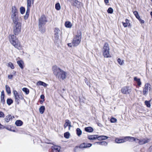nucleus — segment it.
<instances>
[{
    "label": "nucleus",
    "instance_id": "28",
    "mask_svg": "<svg viewBox=\"0 0 152 152\" xmlns=\"http://www.w3.org/2000/svg\"><path fill=\"white\" fill-rule=\"evenodd\" d=\"M23 124V122L20 120H18L15 122V124L17 126H20L22 125Z\"/></svg>",
    "mask_w": 152,
    "mask_h": 152
},
{
    "label": "nucleus",
    "instance_id": "37",
    "mask_svg": "<svg viewBox=\"0 0 152 152\" xmlns=\"http://www.w3.org/2000/svg\"><path fill=\"white\" fill-rule=\"evenodd\" d=\"M55 8L58 10H60L61 9V6L60 4L59 3H57L55 4Z\"/></svg>",
    "mask_w": 152,
    "mask_h": 152
},
{
    "label": "nucleus",
    "instance_id": "21",
    "mask_svg": "<svg viewBox=\"0 0 152 152\" xmlns=\"http://www.w3.org/2000/svg\"><path fill=\"white\" fill-rule=\"evenodd\" d=\"M12 119V116L10 115H9L6 116L4 118V120L6 122L8 123Z\"/></svg>",
    "mask_w": 152,
    "mask_h": 152
},
{
    "label": "nucleus",
    "instance_id": "42",
    "mask_svg": "<svg viewBox=\"0 0 152 152\" xmlns=\"http://www.w3.org/2000/svg\"><path fill=\"white\" fill-rule=\"evenodd\" d=\"M64 137L67 139L69 138V134L68 132H66L64 133Z\"/></svg>",
    "mask_w": 152,
    "mask_h": 152
},
{
    "label": "nucleus",
    "instance_id": "9",
    "mask_svg": "<svg viewBox=\"0 0 152 152\" xmlns=\"http://www.w3.org/2000/svg\"><path fill=\"white\" fill-rule=\"evenodd\" d=\"M151 89V85L149 83H145L143 88V94L146 96L147 94L148 91H150Z\"/></svg>",
    "mask_w": 152,
    "mask_h": 152
},
{
    "label": "nucleus",
    "instance_id": "22",
    "mask_svg": "<svg viewBox=\"0 0 152 152\" xmlns=\"http://www.w3.org/2000/svg\"><path fill=\"white\" fill-rule=\"evenodd\" d=\"M108 138V137L107 136H98V135H97V139L99 140H105L107 139Z\"/></svg>",
    "mask_w": 152,
    "mask_h": 152
},
{
    "label": "nucleus",
    "instance_id": "56",
    "mask_svg": "<svg viewBox=\"0 0 152 152\" xmlns=\"http://www.w3.org/2000/svg\"><path fill=\"white\" fill-rule=\"evenodd\" d=\"M150 14H151V18H152V12H151Z\"/></svg>",
    "mask_w": 152,
    "mask_h": 152
},
{
    "label": "nucleus",
    "instance_id": "57",
    "mask_svg": "<svg viewBox=\"0 0 152 152\" xmlns=\"http://www.w3.org/2000/svg\"><path fill=\"white\" fill-rule=\"evenodd\" d=\"M13 74L14 75H16V72H14V73H13Z\"/></svg>",
    "mask_w": 152,
    "mask_h": 152
},
{
    "label": "nucleus",
    "instance_id": "4",
    "mask_svg": "<svg viewBox=\"0 0 152 152\" xmlns=\"http://www.w3.org/2000/svg\"><path fill=\"white\" fill-rule=\"evenodd\" d=\"M110 48L108 44L107 43H105L103 46L102 49V53L103 56L105 58L110 57L109 53Z\"/></svg>",
    "mask_w": 152,
    "mask_h": 152
},
{
    "label": "nucleus",
    "instance_id": "54",
    "mask_svg": "<svg viewBox=\"0 0 152 152\" xmlns=\"http://www.w3.org/2000/svg\"><path fill=\"white\" fill-rule=\"evenodd\" d=\"M109 0H104V1L106 4H107L109 3Z\"/></svg>",
    "mask_w": 152,
    "mask_h": 152
},
{
    "label": "nucleus",
    "instance_id": "33",
    "mask_svg": "<svg viewBox=\"0 0 152 152\" xmlns=\"http://www.w3.org/2000/svg\"><path fill=\"white\" fill-rule=\"evenodd\" d=\"M45 108L44 106H41L39 108L40 113L41 114H42L45 111Z\"/></svg>",
    "mask_w": 152,
    "mask_h": 152
},
{
    "label": "nucleus",
    "instance_id": "58",
    "mask_svg": "<svg viewBox=\"0 0 152 152\" xmlns=\"http://www.w3.org/2000/svg\"><path fill=\"white\" fill-rule=\"evenodd\" d=\"M13 131V132H15V130H13V131Z\"/></svg>",
    "mask_w": 152,
    "mask_h": 152
},
{
    "label": "nucleus",
    "instance_id": "24",
    "mask_svg": "<svg viewBox=\"0 0 152 152\" xmlns=\"http://www.w3.org/2000/svg\"><path fill=\"white\" fill-rule=\"evenodd\" d=\"M134 80L137 82V84L138 86H140L141 85V82L140 79L136 77H134Z\"/></svg>",
    "mask_w": 152,
    "mask_h": 152
},
{
    "label": "nucleus",
    "instance_id": "32",
    "mask_svg": "<svg viewBox=\"0 0 152 152\" xmlns=\"http://www.w3.org/2000/svg\"><path fill=\"white\" fill-rule=\"evenodd\" d=\"M65 25L67 28H70L72 26V24L69 21H66L65 23Z\"/></svg>",
    "mask_w": 152,
    "mask_h": 152
},
{
    "label": "nucleus",
    "instance_id": "11",
    "mask_svg": "<svg viewBox=\"0 0 152 152\" xmlns=\"http://www.w3.org/2000/svg\"><path fill=\"white\" fill-rule=\"evenodd\" d=\"M121 91L124 94H129L131 92V89L129 86H124L122 88Z\"/></svg>",
    "mask_w": 152,
    "mask_h": 152
},
{
    "label": "nucleus",
    "instance_id": "18",
    "mask_svg": "<svg viewBox=\"0 0 152 152\" xmlns=\"http://www.w3.org/2000/svg\"><path fill=\"white\" fill-rule=\"evenodd\" d=\"M39 25V31L42 33H44L45 31V28L44 27L43 25Z\"/></svg>",
    "mask_w": 152,
    "mask_h": 152
},
{
    "label": "nucleus",
    "instance_id": "31",
    "mask_svg": "<svg viewBox=\"0 0 152 152\" xmlns=\"http://www.w3.org/2000/svg\"><path fill=\"white\" fill-rule=\"evenodd\" d=\"M97 143L99 145L106 146L107 145V143L105 141L99 142H95L94 144Z\"/></svg>",
    "mask_w": 152,
    "mask_h": 152
},
{
    "label": "nucleus",
    "instance_id": "49",
    "mask_svg": "<svg viewBox=\"0 0 152 152\" xmlns=\"http://www.w3.org/2000/svg\"><path fill=\"white\" fill-rule=\"evenodd\" d=\"M139 21L140 22V23H144V20H142L140 18L138 19Z\"/></svg>",
    "mask_w": 152,
    "mask_h": 152
},
{
    "label": "nucleus",
    "instance_id": "44",
    "mask_svg": "<svg viewBox=\"0 0 152 152\" xmlns=\"http://www.w3.org/2000/svg\"><path fill=\"white\" fill-rule=\"evenodd\" d=\"M145 104L147 106V107H150L151 106V104L149 101H145Z\"/></svg>",
    "mask_w": 152,
    "mask_h": 152
},
{
    "label": "nucleus",
    "instance_id": "34",
    "mask_svg": "<svg viewBox=\"0 0 152 152\" xmlns=\"http://www.w3.org/2000/svg\"><path fill=\"white\" fill-rule=\"evenodd\" d=\"M82 133V131L80 128H77V129L76 133L78 136H80L81 134Z\"/></svg>",
    "mask_w": 152,
    "mask_h": 152
},
{
    "label": "nucleus",
    "instance_id": "17",
    "mask_svg": "<svg viewBox=\"0 0 152 152\" xmlns=\"http://www.w3.org/2000/svg\"><path fill=\"white\" fill-rule=\"evenodd\" d=\"M71 123L69 120L68 119L66 120L65 121V123L64 125V128H66L67 126H69V129L70 127L71 126Z\"/></svg>",
    "mask_w": 152,
    "mask_h": 152
},
{
    "label": "nucleus",
    "instance_id": "15",
    "mask_svg": "<svg viewBox=\"0 0 152 152\" xmlns=\"http://www.w3.org/2000/svg\"><path fill=\"white\" fill-rule=\"evenodd\" d=\"M124 139L126 141H135L137 140V139L134 137L130 136L125 137H124Z\"/></svg>",
    "mask_w": 152,
    "mask_h": 152
},
{
    "label": "nucleus",
    "instance_id": "48",
    "mask_svg": "<svg viewBox=\"0 0 152 152\" xmlns=\"http://www.w3.org/2000/svg\"><path fill=\"white\" fill-rule=\"evenodd\" d=\"M4 115L3 112L0 111V118L4 117Z\"/></svg>",
    "mask_w": 152,
    "mask_h": 152
},
{
    "label": "nucleus",
    "instance_id": "41",
    "mask_svg": "<svg viewBox=\"0 0 152 152\" xmlns=\"http://www.w3.org/2000/svg\"><path fill=\"white\" fill-rule=\"evenodd\" d=\"M20 13L23 14L25 12V9L24 7H21L20 8Z\"/></svg>",
    "mask_w": 152,
    "mask_h": 152
},
{
    "label": "nucleus",
    "instance_id": "14",
    "mask_svg": "<svg viewBox=\"0 0 152 152\" xmlns=\"http://www.w3.org/2000/svg\"><path fill=\"white\" fill-rule=\"evenodd\" d=\"M61 148L60 146L55 145L52 147V152H60Z\"/></svg>",
    "mask_w": 152,
    "mask_h": 152
},
{
    "label": "nucleus",
    "instance_id": "59",
    "mask_svg": "<svg viewBox=\"0 0 152 152\" xmlns=\"http://www.w3.org/2000/svg\"><path fill=\"white\" fill-rule=\"evenodd\" d=\"M151 1H152V0H151Z\"/></svg>",
    "mask_w": 152,
    "mask_h": 152
},
{
    "label": "nucleus",
    "instance_id": "2",
    "mask_svg": "<svg viewBox=\"0 0 152 152\" xmlns=\"http://www.w3.org/2000/svg\"><path fill=\"white\" fill-rule=\"evenodd\" d=\"M82 38V33L80 31H77V34L73 38L72 44L73 46H77L80 43Z\"/></svg>",
    "mask_w": 152,
    "mask_h": 152
},
{
    "label": "nucleus",
    "instance_id": "25",
    "mask_svg": "<svg viewBox=\"0 0 152 152\" xmlns=\"http://www.w3.org/2000/svg\"><path fill=\"white\" fill-rule=\"evenodd\" d=\"M88 138L90 140H95L97 139V135H89L88 136Z\"/></svg>",
    "mask_w": 152,
    "mask_h": 152
},
{
    "label": "nucleus",
    "instance_id": "29",
    "mask_svg": "<svg viewBox=\"0 0 152 152\" xmlns=\"http://www.w3.org/2000/svg\"><path fill=\"white\" fill-rule=\"evenodd\" d=\"M12 14H18L17 10L16 9V7L15 6H13L12 7Z\"/></svg>",
    "mask_w": 152,
    "mask_h": 152
},
{
    "label": "nucleus",
    "instance_id": "20",
    "mask_svg": "<svg viewBox=\"0 0 152 152\" xmlns=\"http://www.w3.org/2000/svg\"><path fill=\"white\" fill-rule=\"evenodd\" d=\"M115 142L117 143H123L126 142V140L124 139V137L123 139H119L118 138H116L115 139Z\"/></svg>",
    "mask_w": 152,
    "mask_h": 152
},
{
    "label": "nucleus",
    "instance_id": "53",
    "mask_svg": "<svg viewBox=\"0 0 152 152\" xmlns=\"http://www.w3.org/2000/svg\"><path fill=\"white\" fill-rule=\"evenodd\" d=\"M72 44L71 43H69L68 44V45L69 47H72Z\"/></svg>",
    "mask_w": 152,
    "mask_h": 152
},
{
    "label": "nucleus",
    "instance_id": "45",
    "mask_svg": "<svg viewBox=\"0 0 152 152\" xmlns=\"http://www.w3.org/2000/svg\"><path fill=\"white\" fill-rule=\"evenodd\" d=\"M8 66L12 69H13L14 68V66L13 64L11 62H9L8 64Z\"/></svg>",
    "mask_w": 152,
    "mask_h": 152
},
{
    "label": "nucleus",
    "instance_id": "51",
    "mask_svg": "<svg viewBox=\"0 0 152 152\" xmlns=\"http://www.w3.org/2000/svg\"><path fill=\"white\" fill-rule=\"evenodd\" d=\"M85 82L87 84V85L88 86L89 85V84L88 83V82L86 78H85Z\"/></svg>",
    "mask_w": 152,
    "mask_h": 152
},
{
    "label": "nucleus",
    "instance_id": "36",
    "mask_svg": "<svg viewBox=\"0 0 152 152\" xmlns=\"http://www.w3.org/2000/svg\"><path fill=\"white\" fill-rule=\"evenodd\" d=\"M84 145H81L80 147L82 148H86L87 147H89L92 146V144L91 143H86V146H83Z\"/></svg>",
    "mask_w": 152,
    "mask_h": 152
},
{
    "label": "nucleus",
    "instance_id": "46",
    "mask_svg": "<svg viewBox=\"0 0 152 152\" xmlns=\"http://www.w3.org/2000/svg\"><path fill=\"white\" fill-rule=\"evenodd\" d=\"M118 63L120 65H122L123 64V61L120 58H118L117 60Z\"/></svg>",
    "mask_w": 152,
    "mask_h": 152
},
{
    "label": "nucleus",
    "instance_id": "50",
    "mask_svg": "<svg viewBox=\"0 0 152 152\" xmlns=\"http://www.w3.org/2000/svg\"><path fill=\"white\" fill-rule=\"evenodd\" d=\"M13 76V75H9L8 76V77L9 79H12V78Z\"/></svg>",
    "mask_w": 152,
    "mask_h": 152
},
{
    "label": "nucleus",
    "instance_id": "55",
    "mask_svg": "<svg viewBox=\"0 0 152 152\" xmlns=\"http://www.w3.org/2000/svg\"><path fill=\"white\" fill-rule=\"evenodd\" d=\"M81 145H83V146H86V143H83V144H82Z\"/></svg>",
    "mask_w": 152,
    "mask_h": 152
},
{
    "label": "nucleus",
    "instance_id": "40",
    "mask_svg": "<svg viewBox=\"0 0 152 152\" xmlns=\"http://www.w3.org/2000/svg\"><path fill=\"white\" fill-rule=\"evenodd\" d=\"M133 13L134 15L135 16L136 18L137 19L140 18V16H139L138 12L137 11H134L133 12Z\"/></svg>",
    "mask_w": 152,
    "mask_h": 152
},
{
    "label": "nucleus",
    "instance_id": "7",
    "mask_svg": "<svg viewBox=\"0 0 152 152\" xmlns=\"http://www.w3.org/2000/svg\"><path fill=\"white\" fill-rule=\"evenodd\" d=\"M21 23L14 24L13 25V32L15 35H18L21 32Z\"/></svg>",
    "mask_w": 152,
    "mask_h": 152
},
{
    "label": "nucleus",
    "instance_id": "27",
    "mask_svg": "<svg viewBox=\"0 0 152 152\" xmlns=\"http://www.w3.org/2000/svg\"><path fill=\"white\" fill-rule=\"evenodd\" d=\"M85 130L88 132H92L93 131V129L91 127H88L85 128Z\"/></svg>",
    "mask_w": 152,
    "mask_h": 152
},
{
    "label": "nucleus",
    "instance_id": "43",
    "mask_svg": "<svg viewBox=\"0 0 152 152\" xmlns=\"http://www.w3.org/2000/svg\"><path fill=\"white\" fill-rule=\"evenodd\" d=\"M113 9L111 8V7H110L109 8L108 10H107V12L109 13H110V14H112L113 13Z\"/></svg>",
    "mask_w": 152,
    "mask_h": 152
},
{
    "label": "nucleus",
    "instance_id": "38",
    "mask_svg": "<svg viewBox=\"0 0 152 152\" xmlns=\"http://www.w3.org/2000/svg\"><path fill=\"white\" fill-rule=\"evenodd\" d=\"M13 102V100L11 99H8L7 100V103L9 105H11Z\"/></svg>",
    "mask_w": 152,
    "mask_h": 152
},
{
    "label": "nucleus",
    "instance_id": "8",
    "mask_svg": "<svg viewBox=\"0 0 152 152\" xmlns=\"http://www.w3.org/2000/svg\"><path fill=\"white\" fill-rule=\"evenodd\" d=\"M47 21V19L46 16L44 15H42L39 18L38 25H44Z\"/></svg>",
    "mask_w": 152,
    "mask_h": 152
},
{
    "label": "nucleus",
    "instance_id": "19",
    "mask_svg": "<svg viewBox=\"0 0 152 152\" xmlns=\"http://www.w3.org/2000/svg\"><path fill=\"white\" fill-rule=\"evenodd\" d=\"M4 98V91H1V102L4 104L5 103Z\"/></svg>",
    "mask_w": 152,
    "mask_h": 152
},
{
    "label": "nucleus",
    "instance_id": "30",
    "mask_svg": "<svg viewBox=\"0 0 152 152\" xmlns=\"http://www.w3.org/2000/svg\"><path fill=\"white\" fill-rule=\"evenodd\" d=\"M17 63L21 69H23V63L22 61H17Z\"/></svg>",
    "mask_w": 152,
    "mask_h": 152
},
{
    "label": "nucleus",
    "instance_id": "26",
    "mask_svg": "<svg viewBox=\"0 0 152 152\" xmlns=\"http://www.w3.org/2000/svg\"><path fill=\"white\" fill-rule=\"evenodd\" d=\"M37 85L42 86L44 87H46L47 86V84L46 83L40 81H38L37 82Z\"/></svg>",
    "mask_w": 152,
    "mask_h": 152
},
{
    "label": "nucleus",
    "instance_id": "39",
    "mask_svg": "<svg viewBox=\"0 0 152 152\" xmlns=\"http://www.w3.org/2000/svg\"><path fill=\"white\" fill-rule=\"evenodd\" d=\"M22 91L24 92L26 94H28L29 93V90L27 88H23Z\"/></svg>",
    "mask_w": 152,
    "mask_h": 152
},
{
    "label": "nucleus",
    "instance_id": "6",
    "mask_svg": "<svg viewBox=\"0 0 152 152\" xmlns=\"http://www.w3.org/2000/svg\"><path fill=\"white\" fill-rule=\"evenodd\" d=\"M61 32L60 30L58 28H55L54 30V42L57 43L60 41L59 35Z\"/></svg>",
    "mask_w": 152,
    "mask_h": 152
},
{
    "label": "nucleus",
    "instance_id": "10",
    "mask_svg": "<svg viewBox=\"0 0 152 152\" xmlns=\"http://www.w3.org/2000/svg\"><path fill=\"white\" fill-rule=\"evenodd\" d=\"M11 18L14 24L21 23L19 21L18 14H12Z\"/></svg>",
    "mask_w": 152,
    "mask_h": 152
},
{
    "label": "nucleus",
    "instance_id": "35",
    "mask_svg": "<svg viewBox=\"0 0 152 152\" xmlns=\"http://www.w3.org/2000/svg\"><path fill=\"white\" fill-rule=\"evenodd\" d=\"M5 88L7 93L8 94H10L11 93L10 87L7 85L5 86Z\"/></svg>",
    "mask_w": 152,
    "mask_h": 152
},
{
    "label": "nucleus",
    "instance_id": "23",
    "mask_svg": "<svg viewBox=\"0 0 152 152\" xmlns=\"http://www.w3.org/2000/svg\"><path fill=\"white\" fill-rule=\"evenodd\" d=\"M122 23L124 27H126L127 26H129L130 25V23H129V20L127 19H126L125 22H123Z\"/></svg>",
    "mask_w": 152,
    "mask_h": 152
},
{
    "label": "nucleus",
    "instance_id": "52",
    "mask_svg": "<svg viewBox=\"0 0 152 152\" xmlns=\"http://www.w3.org/2000/svg\"><path fill=\"white\" fill-rule=\"evenodd\" d=\"M40 98L42 99H44L45 96L43 95L42 94L40 96Z\"/></svg>",
    "mask_w": 152,
    "mask_h": 152
},
{
    "label": "nucleus",
    "instance_id": "3",
    "mask_svg": "<svg viewBox=\"0 0 152 152\" xmlns=\"http://www.w3.org/2000/svg\"><path fill=\"white\" fill-rule=\"evenodd\" d=\"M9 40L10 43L16 48L18 49L21 48V46L18 40L16 39L15 36L11 35L9 37Z\"/></svg>",
    "mask_w": 152,
    "mask_h": 152
},
{
    "label": "nucleus",
    "instance_id": "16",
    "mask_svg": "<svg viewBox=\"0 0 152 152\" xmlns=\"http://www.w3.org/2000/svg\"><path fill=\"white\" fill-rule=\"evenodd\" d=\"M13 94L15 99V101L18 103V101L19 100L20 97L16 91H14Z\"/></svg>",
    "mask_w": 152,
    "mask_h": 152
},
{
    "label": "nucleus",
    "instance_id": "47",
    "mask_svg": "<svg viewBox=\"0 0 152 152\" xmlns=\"http://www.w3.org/2000/svg\"><path fill=\"white\" fill-rule=\"evenodd\" d=\"M117 119L114 118H112L110 119V121L111 123H114L116 122Z\"/></svg>",
    "mask_w": 152,
    "mask_h": 152
},
{
    "label": "nucleus",
    "instance_id": "13",
    "mask_svg": "<svg viewBox=\"0 0 152 152\" xmlns=\"http://www.w3.org/2000/svg\"><path fill=\"white\" fill-rule=\"evenodd\" d=\"M137 140L138 141V142L140 145H142L147 143L150 141L149 139L148 138H144L141 140L137 139Z\"/></svg>",
    "mask_w": 152,
    "mask_h": 152
},
{
    "label": "nucleus",
    "instance_id": "12",
    "mask_svg": "<svg viewBox=\"0 0 152 152\" xmlns=\"http://www.w3.org/2000/svg\"><path fill=\"white\" fill-rule=\"evenodd\" d=\"M72 5L79 8L81 6V3L77 0H71Z\"/></svg>",
    "mask_w": 152,
    "mask_h": 152
},
{
    "label": "nucleus",
    "instance_id": "1",
    "mask_svg": "<svg viewBox=\"0 0 152 152\" xmlns=\"http://www.w3.org/2000/svg\"><path fill=\"white\" fill-rule=\"evenodd\" d=\"M52 69L56 78L59 81L64 80L66 78L68 75L67 72L62 70L56 66H53Z\"/></svg>",
    "mask_w": 152,
    "mask_h": 152
},
{
    "label": "nucleus",
    "instance_id": "5",
    "mask_svg": "<svg viewBox=\"0 0 152 152\" xmlns=\"http://www.w3.org/2000/svg\"><path fill=\"white\" fill-rule=\"evenodd\" d=\"M34 0H27V9L26 11L25 15L24 16V19H27L29 15L30 8L31 7V5L33 4Z\"/></svg>",
    "mask_w": 152,
    "mask_h": 152
}]
</instances>
